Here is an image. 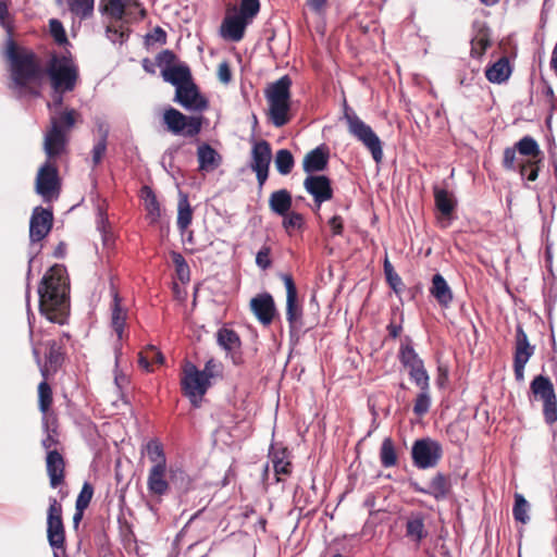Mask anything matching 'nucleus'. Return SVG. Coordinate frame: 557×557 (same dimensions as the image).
Segmentation results:
<instances>
[{"label":"nucleus","mask_w":557,"mask_h":557,"mask_svg":"<svg viewBox=\"0 0 557 557\" xmlns=\"http://www.w3.org/2000/svg\"><path fill=\"white\" fill-rule=\"evenodd\" d=\"M47 536L53 549L63 548L65 535L62 522V507L55 498L50 499L47 519Z\"/></svg>","instance_id":"12"},{"label":"nucleus","mask_w":557,"mask_h":557,"mask_svg":"<svg viewBox=\"0 0 557 557\" xmlns=\"http://www.w3.org/2000/svg\"><path fill=\"white\" fill-rule=\"evenodd\" d=\"M75 111L67 110L62 115L50 117V128L44 140V149L49 159L55 158L65 151L67 133L75 124Z\"/></svg>","instance_id":"5"},{"label":"nucleus","mask_w":557,"mask_h":557,"mask_svg":"<svg viewBox=\"0 0 557 557\" xmlns=\"http://www.w3.org/2000/svg\"><path fill=\"white\" fill-rule=\"evenodd\" d=\"M39 309L53 323H63L69 308V283L65 268L53 265L38 287Z\"/></svg>","instance_id":"1"},{"label":"nucleus","mask_w":557,"mask_h":557,"mask_svg":"<svg viewBox=\"0 0 557 557\" xmlns=\"http://www.w3.org/2000/svg\"><path fill=\"white\" fill-rule=\"evenodd\" d=\"M516 148L520 154L530 157L532 159H539L541 154L540 147L535 139L530 136H524L517 144Z\"/></svg>","instance_id":"41"},{"label":"nucleus","mask_w":557,"mask_h":557,"mask_svg":"<svg viewBox=\"0 0 557 557\" xmlns=\"http://www.w3.org/2000/svg\"><path fill=\"white\" fill-rule=\"evenodd\" d=\"M173 262L176 267V272L182 282L189 280V267L185 261L184 257L178 252L172 253Z\"/></svg>","instance_id":"52"},{"label":"nucleus","mask_w":557,"mask_h":557,"mask_svg":"<svg viewBox=\"0 0 557 557\" xmlns=\"http://www.w3.org/2000/svg\"><path fill=\"white\" fill-rule=\"evenodd\" d=\"M343 117L346 121L349 134L361 141L371 152L373 160L380 163L383 159L382 141L371 126L366 124L346 102L344 103Z\"/></svg>","instance_id":"6"},{"label":"nucleus","mask_w":557,"mask_h":557,"mask_svg":"<svg viewBox=\"0 0 557 557\" xmlns=\"http://www.w3.org/2000/svg\"><path fill=\"white\" fill-rule=\"evenodd\" d=\"M381 462L385 468H389L396 465L397 457L394 448V444L391 438H385L381 446L380 451Z\"/></svg>","instance_id":"46"},{"label":"nucleus","mask_w":557,"mask_h":557,"mask_svg":"<svg viewBox=\"0 0 557 557\" xmlns=\"http://www.w3.org/2000/svg\"><path fill=\"white\" fill-rule=\"evenodd\" d=\"M97 228L101 233L104 245H107L109 240V224L107 216L102 212H99Z\"/></svg>","instance_id":"59"},{"label":"nucleus","mask_w":557,"mask_h":557,"mask_svg":"<svg viewBox=\"0 0 557 557\" xmlns=\"http://www.w3.org/2000/svg\"><path fill=\"white\" fill-rule=\"evenodd\" d=\"M329 160L327 151L324 147H317L308 152L304 158V170L307 173L319 172L325 169Z\"/></svg>","instance_id":"28"},{"label":"nucleus","mask_w":557,"mask_h":557,"mask_svg":"<svg viewBox=\"0 0 557 557\" xmlns=\"http://www.w3.org/2000/svg\"><path fill=\"white\" fill-rule=\"evenodd\" d=\"M111 327L116 335L114 343L115 366H119L120 357L122 355L121 341L124 337V327L126 324L127 312L121 306V299L117 293H113V302L111 307Z\"/></svg>","instance_id":"14"},{"label":"nucleus","mask_w":557,"mask_h":557,"mask_svg":"<svg viewBox=\"0 0 557 557\" xmlns=\"http://www.w3.org/2000/svg\"><path fill=\"white\" fill-rule=\"evenodd\" d=\"M259 10V0H242L239 11L235 13L247 20L248 23H250L252 18L258 14Z\"/></svg>","instance_id":"48"},{"label":"nucleus","mask_w":557,"mask_h":557,"mask_svg":"<svg viewBox=\"0 0 557 557\" xmlns=\"http://www.w3.org/2000/svg\"><path fill=\"white\" fill-rule=\"evenodd\" d=\"M166 467H151L149 470L147 486L151 494L162 496L169 490V483L165 480Z\"/></svg>","instance_id":"26"},{"label":"nucleus","mask_w":557,"mask_h":557,"mask_svg":"<svg viewBox=\"0 0 557 557\" xmlns=\"http://www.w3.org/2000/svg\"><path fill=\"white\" fill-rule=\"evenodd\" d=\"M218 77L223 84H228L231 82L232 73L227 62H222L219 64Z\"/></svg>","instance_id":"61"},{"label":"nucleus","mask_w":557,"mask_h":557,"mask_svg":"<svg viewBox=\"0 0 557 557\" xmlns=\"http://www.w3.org/2000/svg\"><path fill=\"white\" fill-rule=\"evenodd\" d=\"M413 463L420 469H428L436 466L441 456V445L430 438H422L414 442L412 446Z\"/></svg>","instance_id":"11"},{"label":"nucleus","mask_w":557,"mask_h":557,"mask_svg":"<svg viewBox=\"0 0 557 557\" xmlns=\"http://www.w3.org/2000/svg\"><path fill=\"white\" fill-rule=\"evenodd\" d=\"M406 532L407 536L417 543L421 542L428 534L424 529L423 520L419 517L408 520Z\"/></svg>","instance_id":"45"},{"label":"nucleus","mask_w":557,"mask_h":557,"mask_svg":"<svg viewBox=\"0 0 557 557\" xmlns=\"http://www.w3.org/2000/svg\"><path fill=\"white\" fill-rule=\"evenodd\" d=\"M146 453L152 467H166V457L162 444L158 440H150L146 444Z\"/></svg>","instance_id":"37"},{"label":"nucleus","mask_w":557,"mask_h":557,"mask_svg":"<svg viewBox=\"0 0 557 557\" xmlns=\"http://www.w3.org/2000/svg\"><path fill=\"white\" fill-rule=\"evenodd\" d=\"M529 504L525 498L521 494L515 495V506H513V517L517 521L521 523H527L529 521Z\"/></svg>","instance_id":"49"},{"label":"nucleus","mask_w":557,"mask_h":557,"mask_svg":"<svg viewBox=\"0 0 557 557\" xmlns=\"http://www.w3.org/2000/svg\"><path fill=\"white\" fill-rule=\"evenodd\" d=\"M431 407V396H430V385L426 389H421L417 395L413 405V412L416 416L422 417L424 416Z\"/></svg>","instance_id":"47"},{"label":"nucleus","mask_w":557,"mask_h":557,"mask_svg":"<svg viewBox=\"0 0 557 557\" xmlns=\"http://www.w3.org/2000/svg\"><path fill=\"white\" fill-rule=\"evenodd\" d=\"M430 293L443 307H448L453 301V292L446 280L440 273L433 275Z\"/></svg>","instance_id":"25"},{"label":"nucleus","mask_w":557,"mask_h":557,"mask_svg":"<svg viewBox=\"0 0 557 557\" xmlns=\"http://www.w3.org/2000/svg\"><path fill=\"white\" fill-rule=\"evenodd\" d=\"M36 191L49 201L58 196L59 178L58 171L54 165L47 161L38 171L36 177Z\"/></svg>","instance_id":"13"},{"label":"nucleus","mask_w":557,"mask_h":557,"mask_svg":"<svg viewBox=\"0 0 557 557\" xmlns=\"http://www.w3.org/2000/svg\"><path fill=\"white\" fill-rule=\"evenodd\" d=\"M435 203L437 209L444 214L449 215L454 209L456 201L447 190L436 188L434 191Z\"/></svg>","instance_id":"40"},{"label":"nucleus","mask_w":557,"mask_h":557,"mask_svg":"<svg viewBox=\"0 0 557 557\" xmlns=\"http://www.w3.org/2000/svg\"><path fill=\"white\" fill-rule=\"evenodd\" d=\"M533 354L534 347L530 345L522 326L518 325L516 330V350L513 361L516 363H528Z\"/></svg>","instance_id":"27"},{"label":"nucleus","mask_w":557,"mask_h":557,"mask_svg":"<svg viewBox=\"0 0 557 557\" xmlns=\"http://www.w3.org/2000/svg\"><path fill=\"white\" fill-rule=\"evenodd\" d=\"M54 91H71L74 89L78 70L71 54L66 52L53 53L46 66Z\"/></svg>","instance_id":"3"},{"label":"nucleus","mask_w":557,"mask_h":557,"mask_svg":"<svg viewBox=\"0 0 557 557\" xmlns=\"http://www.w3.org/2000/svg\"><path fill=\"white\" fill-rule=\"evenodd\" d=\"M304 186L313 197L318 208L333 196L330 180L324 175H309L305 180Z\"/></svg>","instance_id":"17"},{"label":"nucleus","mask_w":557,"mask_h":557,"mask_svg":"<svg viewBox=\"0 0 557 557\" xmlns=\"http://www.w3.org/2000/svg\"><path fill=\"white\" fill-rule=\"evenodd\" d=\"M193 220V209L186 194L180 193L177 205V227L184 233Z\"/></svg>","instance_id":"34"},{"label":"nucleus","mask_w":557,"mask_h":557,"mask_svg":"<svg viewBox=\"0 0 557 557\" xmlns=\"http://www.w3.org/2000/svg\"><path fill=\"white\" fill-rule=\"evenodd\" d=\"M7 57L10 61L12 89L21 96H38L44 74L35 54L29 50L17 48L10 41Z\"/></svg>","instance_id":"2"},{"label":"nucleus","mask_w":557,"mask_h":557,"mask_svg":"<svg viewBox=\"0 0 557 557\" xmlns=\"http://www.w3.org/2000/svg\"><path fill=\"white\" fill-rule=\"evenodd\" d=\"M545 421L549 424L557 421V401L556 398L554 400L544 401L543 409Z\"/></svg>","instance_id":"55"},{"label":"nucleus","mask_w":557,"mask_h":557,"mask_svg":"<svg viewBox=\"0 0 557 557\" xmlns=\"http://www.w3.org/2000/svg\"><path fill=\"white\" fill-rule=\"evenodd\" d=\"M218 369L219 364L213 359H210L206 362L205 368L200 370V374H203L206 380L211 382V379L218 375Z\"/></svg>","instance_id":"60"},{"label":"nucleus","mask_w":557,"mask_h":557,"mask_svg":"<svg viewBox=\"0 0 557 557\" xmlns=\"http://www.w3.org/2000/svg\"><path fill=\"white\" fill-rule=\"evenodd\" d=\"M250 309L263 325H269L275 313L273 297L268 294H259L250 300Z\"/></svg>","instance_id":"18"},{"label":"nucleus","mask_w":557,"mask_h":557,"mask_svg":"<svg viewBox=\"0 0 557 557\" xmlns=\"http://www.w3.org/2000/svg\"><path fill=\"white\" fill-rule=\"evenodd\" d=\"M329 225L333 235H341L343 232V220L339 215H334L329 220Z\"/></svg>","instance_id":"62"},{"label":"nucleus","mask_w":557,"mask_h":557,"mask_svg":"<svg viewBox=\"0 0 557 557\" xmlns=\"http://www.w3.org/2000/svg\"><path fill=\"white\" fill-rule=\"evenodd\" d=\"M290 78L285 75L271 84L265 90L271 122L282 127L289 121Z\"/></svg>","instance_id":"4"},{"label":"nucleus","mask_w":557,"mask_h":557,"mask_svg":"<svg viewBox=\"0 0 557 557\" xmlns=\"http://www.w3.org/2000/svg\"><path fill=\"white\" fill-rule=\"evenodd\" d=\"M175 100L189 111H203L208 107V101L201 96L196 85L190 81L184 86H178L175 94Z\"/></svg>","instance_id":"15"},{"label":"nucleus","mask_w":557,"mask_h":557,"mask_svg":"<svg viewBox=\"0 0 557 557\" xmlns=\"http://www.w3.org/2000/svg\"><path fill=\"white\" fill-rule=\"evenodd\" d=\"M199 171L212 172L222 161L221 156L208 144H202L197 149Z\"/></svg>","instance_id":"24"},{"label":"nucleus","mask_w":557,"mask_h":557,"mask_svg":"<svg viewBox=\"0 0 557 557\" xmlns=\"http://www.w3.org/2000/svg\"><path fill=\"white\" fill-rule=\"evenodd\" d=\"M384 271L387 278V282L392 286L393 289L397 290L398 286L401 285V278L399 275L394 272L392 264L388 262V260H385L384 263Z\"/></svg>","instance_id":"57"},{"label":"nucleus","mask_w":557,"mask_h":557,"mask_svg":"<svg viewBox=\"0 0 557 557\" xmlns=\"http://www.w3.org/2000/svg\"><path fill=\"white\" fill-rule=\"evenodd\" d=\"M49 27L52 37L59 45H64L67 42L64 27L60 21L51 20L49 23Z\"/></svg>","instance_id":"53"},{"label":"nucleus","mask_w":557,"mask_h":557,"mask_svg":"<svg viewBox=\"0 0 557 557\" xmlns=\"http://www.w3.org/2000/svg\"><path fill=\"white\" fill-rule=\"evenodd\" d=\"M510 73L509 61L506 58H502L486 69L485 76L491 83L502 84L509 78Z\"/></svg>","instance_id":"32"},{"label":"nucleus","mask_w":557,"mask_h":557,"mask_svg":"<svg viewBox=\"0 0 557 557\" xmlns=\"http://www.w3.org/2000/svg\"><path fill=\"white\" fill-rule=\"evenodd\" d=\"M531 391L535 397H539L541 400L549 401L556 398L554 386L550 380L543 375H537L531 382Z\"/></svg>","instance_id":"31"},{"label":"nucleus","mask_w":557,"mask_h":557,"mask_svg":"<svg viewBox=\"0 0 557 557\" xmlns=\"http://www.w3.org/2000/svg\"><path fill=\"white\" fill-rule=\"evenodd\" d=\"M104 12L112 18L122 20L127 7L137 5V0H102Z\"/></svg>","instance_id":"36"},{"label":"nucleus","mask_w":557,"mask_h":557,"mask_svg":"<svg viewBox=\"0 0 557 557\" xmlns=\"http://www.w3.org/2000/svg\"><path fill=\"white\" fill-rule=\"evenodd\" d=\"M216 338L219 345L228 354H235L238 351L240 339L234 331L228 329H221L216 334Z\"/></svg>","instance_id":"35"},{"label":"nucleus","mask_w":557,"mask_h":557,"mask_svg":"<svg viewBox=\"0 0 557 557\" xmlns=\"http://www.w3.org/2000/svg\"><path fill=\"white\" fill-rule=\"evenodd\" d=\"M271 249L269 246H263L256 256V263L257 265L265 270L271 265V258H270Z\"/></svg>","instance_id":"56"},{"label":"nucleus","mask_w":557,"mask_h":557,"mask_svg":"<svg viewBox=\"0 0 557 557\" xmlns=\"http://www.w3.org/2000/svg\"><path fill=\"white\" fill-rule=\"evenodd\" d=\"M165 39H166V34L165 32L160 28V27H156L152 33H150L149 35H147V40L148 41H159V42H165Z\"/></svg>","instance_id":"63"},{"label":"nucleus","mask_w":557,"mask_h":557,"mask_svg":"<svg viewBox=\"0 0 557 557\" xmlns=\"http://www.w3.org/2000/svg\"><path fill=\"white\" fill-rule=\"evenodd\" d=\"M92 495H94L92 486L89 483L85 482L77 498H76V504H75L76 509L85 510L89 506Z\"/></svg>","instance_id":"51"},{"label":"nucleus","mask_w":557,"mask_h":557,"mask_svg":"<svg viewBox=\"0 0 557 557\" xmlns=\"http://www.w3.org/2000/svg\"><path fill=\"white\" fill-rule=\"evenodd\" d=\"M293 198L288 190L280 189L270 195L269 207L271 211L277 215H286L290 211Z\"/></svg>","instance_id":"30"},{"label":"nucleus","mask_w":557,"mask_h":557,"mask_svg":"<svg viewBox=\"0 0 557 557\" xmlns=\"http://www.w3.org/2000/svg\"><path fill=\"white\" fill-rule=\"evenodd\" d=\"M451 491V482L449 476L437 472L429 482L425 494L431 495L436 500L446 499Z\"/></svg>","instance_id":"23"},{"label":"nucleus","mask_w":557,"mask_h":557,"mask_svg":"<svg viewBox=\"0 0 557 557\" xmlns=\"http://www.w3.org/2000/svg\"><path fill=\"white\" fill-rule=\"evenodd\" d=\"M99 132L101 134L100 139L92 148V163L95 166L101 162L107 150L108 127L104 124H100Z\"/></svg>","instance_id":"44"},{"label":"nucleus","mask_w":557,"mask_h":557,"mask_svg":"<svg viewBox=\"0 0 557 557\" xmlns=\"http://www.w3.org/2000/svg\"><path fill=\"white\" fill-rule=\"evenodd\" d=\"M282 280L286 288V317L290 325H294L301 317V309L297 305V289L290 275L284 274Z\"/></svg>","instance_id":"20"},{"label":"nucleus","mask_w":557,"mask_h":557,"mask_svg":"<svg viewBox=\"0 0 557 557\" xmlns=\"http://www.w3.org/2000/svg\"><path fill=\"white\" fill-rule=\"evenodd\" d=\"M275 166L280 174L287 175L294 166V158L289 150L281 149L275 156Z\"/></svg>","instance_id":"43"},{"label":"nucleus","mask_w":557,"mask_h":557,"mask_svg":"<svg viewBox=\"0 0 557 557\" xmlns=\"http://www.w3.org/2000/svg\"><path fill=\"white\" fill-rule=\"evenodd\" d=\"M516 157L517 148L508 147L504 150L503 165L505 169L515 171L516 170Z\"/></svg>","instance_id":"58"},{"label":"nucleus","mask_w":557,"mask_h":557,"mask_svg":"<svg viewBox=\"0 0 557 557\" xmlns=\"http://www.w3.org/2000/svg\"><path fill=\"white\" fill-rule=\"evenodd\" d=\"M520 174L522 177H527L528 181L533 182L537 178L539 168L534 161H527L520 165Z\"/></svg>","instance_id":"54"},{"label":"nucleus","mask_w":557,"mask_h":557,"mask_svg":"<svg viewBox=\"0 0 557 557\" xmlns=\"http://www.w3.org/2000/svg\"><path fill=\"white\" fill-rule=\"evenodd\" d=\"M174 58L171 51L164 50L158 54L157 63L162 69L163 79L174 85L177 90L178 86H184L191 81V75L188 66L184 64L172 65Z\"/></svg>","instance_id":"10"},{"label":"nucleus","mask_w":557,"mask_h":557,"mask_svg":"<svg viewBox=\"0 0 557 557\" xmlns=\"http://www.w3.org/2000/svg\"><path fill=\"white\" fill-rule=\"evenodd\" d=\"M283 216V227L287 233H290L294 230H300L304 225V216L298 212L288 211L286 215Z\"/></svg>","instance_id":"50"},{"label":"nucleus","mask_w":557,"mask_h":557,"mask_svg":"<svg viewBox=\"0 0 557 557\" xmlns=\"http://www.w3.org/2000/svg\"><path fill=\"white\" fill-rule=\"evenodd\" d=\"M248 24L247 20L236 13L227 14L221 25V35L224 39L239 41Z\"/></svg>","instance_id":"19"},{"label":"nucleus","mask_w":557,"mask_h":557,"mask_svg":"<svg viewBox=\"0 0 557 557\" xmlns=\"http://www.w3.org/2000/svg\"><path fill=\"white\" fill-rule=\"evenodd\" d=\"M271 461L273 463V469L276 475V480L281 481L280 475H287L290 472V462L287 459L286 451L283 450H274L270 454Z\"/></svg>","instance_id":"38"},{"label":"nucleus","mask_w":557,"mask_h":557,"mask_svg":"<svg viewBox=\"0 0 557 557\" xmlns=\"http://www.w3.org/2000/svg\"><path fill=\"white\" fill-rule=\"evenodd\" d=\"M474 35L471 39V55L481 58L490 46V30L484 23L475 22L473 24Z\"/></svg>","instance_id":"22"},{"label":"nucleus","mask_w":557,"mask_h":557,"mask_svg":"<svg viewBox=\"0 0 557 557\" xmlns=\"http://www.w3.org/2000/svg\"><path fill=\"white\" fill-rule=\"evenodd\" d=\"M181 385L184 395L195 407H198L211 382L200 374V370L194 363L186 361L183 367Z\"/></svg>","instance_id":"7"},{"label":"nucleus","mask_w":557,"mask_h":557,"mask_svg":"<svg viewBox=\"0 0 557 557\" xmlns=\"http://www.w3.org/2000/svg\"><path fill=\"white\" fill-rule=\"evenodd\" d=\"M399 360L403 366L409 370L410 379L414 384L420 389H426L430 383V376L424 368L423 360L416 352L409 341L401 343Z\"/></svg>","instance_id":"8"},{"label":"nucleus","mask_w":557,"mask_h":557,"mask_svg":"<svg viewBox=\"0 0 557 557\" xmlns=\"http://www.w3.org/2000/svg\"><path fill=\"white\" fill-rule=\"evenodd\" d=\"M41 374L45 379H47L46 369H41ZM38 398L39 409L41 412L46 413L52 403V392L46 380H44L38 386Z\"/></svg>","instance_id":"42"},{"label":"nucleus","mask_w":557,"mask_h":557,"mask_svg":"<svg viewBox=\"0 0 557 557\" xmlns=\"http://www.w3.org/2000/svg\"><path fill=\"white\" fill-rule=\"evenodd\" d=\"M42 447L48 451H57L54 447L58 444V440L51 433H48L47 436L41 442Z\"/></svg>","instance_id":"64"},{"label":"nucleus","mask_w":557,"mask_h":557,"mask_svg":"<svg viewBox=\"0 0 557 557\" xmlns=\"http://www.w3.org/2000/svg\"><path fill=\"white\" fill-rule=\"evenodd\" d=\"M140 196L145 202L147 218L151 223H156L161 215V209L154 193L150 187L144 186L140 190Z\"/></svg>","instance_id":"33"},{"label":"nucleus","mask_w":557,"mask_h":557,"mask_svg":"<svg viewBox=\"0 0 557 557\" xmlns=\"http://www.w3.org/2000/svg\"><path fill=\"white\" fill-rule=\"evenodd\" d=\"M47 473L50 479L51 487L55 488L64 480L65 462L58 451H48L46 457Z\"/></svg>","instance_id":"21"},{"label":"nucleus","mask_w":557,"mask_h":557,"mask_svg":"<svg viewBox=\"0 0 557 557\" xmlns=\"http://www.w3.org/2000/svg\"><path fill=\"white\" fill-rule=\"evenodd\" d=\"M52 212L37 207L34 209L29 222V238L30 242H41L50 232L52 227Z\"/></svg>","instance_id":"16"},{"label":"nucleus","mask_w":557,"mask_h":557,"mask_svg":"<svg viewBox=\"0 0 557 557\" xmlns=\"http://www.w3.org/2000/svg\"><path fill=\"white\" fill-rule=\"evenodd\" d=\"M272 151L270 144L265 140L255 143L251 150V169L269 168L271 163Z\"/></svg>","instance_id":"29"},{"label":"nucleus","mask_w":557,"mask_h":557,"mask_svg":"<svg viewBox=\"0 0 557 557\" xmlns=\"http://www.w3.org/2000/svg\"><path fill=\"white\" fill-rule=\"evenodd\" d=\"M69 10L79 18H87L92 15L95 0H65Z\"/></svg>","instance_id":"39"},{"label":"nucleus","mask_w":557,"mask_h":557,"mask_svg":"<svg viewBox=\"0 0 557 557\" xmlns=\"http://www.w3.org/2000/svg\"><path fill=\"white\" fill-rule=\"evenodd\" d=\"M163 122L172 134L186 137L198 135L202 125L201 117L186 116L174 108L164 111Z\"/></svg>","instance_id":"9"}]
</instances>
